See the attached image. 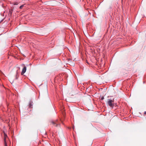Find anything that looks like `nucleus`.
Masks as SVG:
<instances>
[{
    "instance_id": "obj_1",
    "label": "nucleus",
    "mask_w": 146,
    "mask_h": 146,
    "mask_svg": "<svg viewBox=\"0 0 146 146\" xmlns=\"http://www.w3.org/2000/svg\"><path fill=\"white\" fill-rule=\"evenodd\" d=\"M114 99H108L106 102V104L107 105L110 107L113 108L114 106Z\"/></svg>"
},
{
    "instance_id": "obj_2",
    "label": "nucleus",
    "mask_w": 146,
    "mask_h": 146,
    "mask_svg": "<svg viewBox=\"0 0 146 146\" xmlns=\"http://www.w3.org/2000/svg\"><path fill=\"white\" fill-rule=\"evenodd\" d=\"M51 123L54 126H57L58 125L57 121H51Z\"/></svg>"
},
{
    "instance_id": "obj_3",
    "label": "nucleus",
    "mask_w": 146,
    "mask_h": 146,
    "mask_svg": "<svg viewBox=\"0 0 146 146\" xmlns=\"http://www.w3.org/2000/svg\"><path fill=\"white\" fill-rule=\"evenodd\" d=\"M26 69L27 68L26 66H25L23 67L22 69V71L21 72V75H23V74H24V73H25L26 70Z\"/></svg>"
},
{
    "instance_id": "obj_4",
    "label": "nucleus",
    "mask_w": 146,
    "mask_h": 146,
    "mask_svg": "<svg viewBox=\"0 0 146 146\" xmlns=\"http://www.w3.org/2000/svg\"><path fill=\"white\" fill-rule=\"evenodd\" d=\"M7 135L6 134H5L4 135V142H7V140H6V139H7Z\"/></svg>"
},
{
    "instance_id": "obj_5",
    "label": "nucleus",
    "mask_w": 146,
    "mask_h": 146,
    "mask_svg": "<svg viewBox=\"0 0 146 146\" xmlns=\"http://www.w3.org/2000/svg\"><path fill=\"white\" fill-rule=\"evenodd\" d=\"M33 105V103L31 101H30L29 103V107L31 108Z\"/></svg>"
},
{
    "instance_id": "obj_6",
    "label": "nucleus",
    "mask_w": 146,
    "mask_h": 146,
    "mask_svg": "<svg viewBox=\"0 0 146 146\" xmlns=\"http://www.w3.org/2000/svg\"><path fill=\"white\" fill-rule=\"evenodd\" d=\"M19 74H18L17 72V74L16 76V79H18V77H19Z\"/></svg>"
},
{
    "instance_id": "obj_7",
    "label": "nucleus",
    "mask_w": 146,
    "mask_h": 146,
    "mask_svg": "<svg viewBox=\"0 0 146 146\" xmlns=\"http://www.w3.org/2000/svg\"><path fill=\"white\" fill-rule=\"evenodd\" d=\"M4 146H7V142H4Z\"/></svg>"
},
{
    "instance_id": "obj_8",
    "label": "nucleus",
    "mask_w": 146,
    "mask_h": 146,
    "mask_svg": "<svg viewBox=\"0 0 146 146\" xmlns=\"http://www.w3.org/2000/svg\"><path fill=\"white\" fill-rule=\"evenodd\" d=\"M24 6V5H21L20 7H19V8L21 9Z\"/></svg>"
},
{
    "instance_id": "obj_9",
    "label": "nucleus",
    "mask_w": 146,
    "mask_h": 146,
    "mask_svg": "<svg viewBox=\"0 0 146 146\" xmlns=\"http://www.w3.org/2000/svg\"><path fill=\"white\" fill-rule=\"evenodd\" d=\"M104 99V97L103 96L101 98V100H103Z\"/></svg>"
},
{
    "instance_id": "obj_10",
    "label": "nucleus",
    "mask_w": 146,
    "mask_h": 146,
    "mask_svg": "<svg viewBox=\"0 0 146 146\" xmlns=\"http://www.w3.org/2000/svg\"><path fill=\"white\" fill-rule=\"evenodd\" d=\"M144 113L145 114H146V111H145Z\"/></svg>"
},
{
    "instance_id": "obj_11",
    "label": "nucleus",
    "mask_w": 146,
    "mask_h": 146,
    "mask_svg": "<svg viewBox=\"0 0 146 146\" xmlns=\"http://www.w3.org/2000/svg\"><path fill=\"white\" fill-rule=\"evenodd\" d=\"M17 3H15L14 4V5H17Z\"/></svg>"
}]
</instances>
